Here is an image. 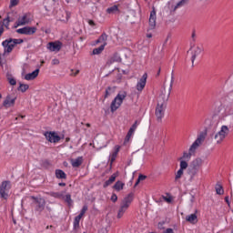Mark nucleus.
<instances>
[{
	"label": "nucleus",
	"mask_w": 233,
	"mask_h": 233,
	"mask_svg": "<svg viewBox=\"0 0 233 233\" xmlns=\"http://www.w3.org/2000/svg\"><path fill=\"white\" fill-rule=\"evenodd\" d=\"M190 198H190L191 203H194V199H196V198L193 195H191Z\"/></svg>",
	"instance_id": "13d9d810"
},
{
	"label": "nucleus",
	"mask_w": 233,
	"mask_h": 233,
	"mask_svg": "<svg viewBox=\"0 0 233 233\" xmlns=\"http://www.w3.org/2000/svg\"><path fill=\"white\" fill-rule=\"evenodd\" d=\"M117 177V173L113 174L108 180H106L104 184V188H106V187H109V185H112L114 181H116V178Z\"/></svg>",
	"instance_id": "b1692460"
},
{
	"label": "nucleus",
	"mask_w": 233,
	"mask_h": 233,
	"mask_svg": "<svg viewBox=\"0 0 233 233\" xmlns=\"http://www.w3.org/2000/svg\"><path fill=\"white\" fill-rule=\"evenodd\" d=\"M50 196H52V198H58V199H61V198H63V194L59 192H51Z\"/></svg>",
	"instance_id": "37998d69"
},
{
	"label": "nucleus",
	"mask_w": 233,
	"mask_h": 233,
	"mask_svg": "<svg viewBox=\"0 0 233 233\" xmlns=\"http://www.w3.org/2000/svg\"><path fill=\"white\" fill-rule=\"evenodd\" d=\"M63 46V43L60 41L56 42H49L47 44V50H50V52H59Z\"/></svg>",
	"instance_id": "9b49d317"
},
{
	"label": "nucleus",
	"mask_w": 233,
	"mask_h": 233,
	"mask_svg": "<svg viewBox=\"0 0 233 233\" xmlns=\"http://www.w3.org/2000/svg\"><path fill=\"white\" fill-rule=\"evenodd\" d=\"M198 170L194 167H191L188 169V174L190 176V181H192L194 179V177L198 174Z\"/></svg>",
	"instance_id": "7c9ffc66"
},
{
	"label": "nucleus",
	"mask_w": 233,
	"mask_h": 233,
	"mask_svg": "<svg viewBox=\"0 0 233 233\" xmlns=\"http://www.w3.org/2000/svg\"><path fill=\"white\" fill-rule=\"evenodd\" d=\"M216 192L217 194H218V196H222V194H224V190H223V186L217 184L216 185Z\"/></svg>",
	"instance_id": "2f4dec72"
},
{
	"label": "nucleus",
	"mask_w": 233,
	"mask_h": 233,
	"mask_svg": "<svg viewBox=\"0 0 233 233\" xmlns=\"http://www.w3.org/2000/svg\"><path fill=\"white\" fill-rule=\"evenodd\" d=\"M127 97V92L123 91L122 93H118L115 99L112 101L110 108L111 112L114 113L121 105H123V101Z\"/></svg>",
	"instance_id": "20e7f679"
},
{
	"label": "nucleus",
	"mask_w": 233,
	"mask_h": 233,
	"mask_svg": "<svg viewBox=\"0 0 233 233\" xmlns=\"http://www.w3.org/2000/svg\"><path fill=\"white\" fill-rule=\"evenodd\" d=\"M37 76H39V69H35L32 73L26 74L25 76V79L26 81H32V80L35 79V77H37Z\"/></svg>",
	"instance_id": "aec40b11"
},
{
	"label": "nucleus",
	"mask_w": 233,
	"mask_h": 233,
	"mask_svg": "<svg viewBox=\"0 0 233 233\" xmlns=\"http://www.w3.org/2000/svg\"><path fill=\"white\" fill-rule=\"evenodd\" d=\"M31 199H33L34 203L36 205V210L38 212H43V210H45V205H46L45 198H35V197L32 196Z\"/></svg>",
	"instance_id": "6e6552de"
},
{
	"label": "nucleus",
	"mask_w": 233,
	"mask_h": 233,
	"mask_svg": "<svg viewBox=\"0 0 233 233\" xmlns=\"http://www.w3.org/2000/svg\"><path fill=\"white\" fill-rule=\"evenodd\" d=\"M116 63H121V57L116 54L107 60L106 66H112Z\"/></svg>",
	"instance_id": "6ab92c4d"
},
{
	"label": "nucleus",
	"mask_w": 233,
	"mask_h": 233,
	"mask_svg": "<svg viewBox=\"0 0 233 233\" xmlns=\"http://www.w3.org/2000/svg\"><path fill=\"white\" fill-rule=\"evenodd\" d=\"M195 60H196V54H194V55L192 56V63H194Z\"/></svg>",
	"instance_id": "052dcab7"
},
{
	"label": "nucleus",
	"mask_w": 233,
	"mask_h": 233,
	"mask_svg": "<svg viewBox=\"0 0 233 233\" xmlns=\"http://www.w3.org/2000/svg\"><path fill=\"white\" fill-rule=\"evenodd\" d=\"M146 178H147V176H145V175H139V176H138V178H137V182H136V184H135V187L138 186L139 183H141V181H145Z\"/></svg>",
	"instance_id": "58836bf2"
},
{
	"label": "nucleus",
	"mask_w": 233,
	"mask_h": 233,
	"mask_svg": "<svg viewBox=\"0 0 233 233\" xmlns=\"http://www.w3.org/2000/svg\"><path fill=\"white\" fill-rule=\"evenodd\" d=\"M114 92H116V86L107 87L106 90V94H105V99H106V97H108L109 96H112V94H114Z\"/></svg>",
	"instance_id": "cd10ccee"
},
{
	"label": "nucleus",
	"mask_w": 233,
	"mask_h": 233,
	"mask_svg": "<svg viewBox=\"0 0 233 233\" xmlns=\"http://www.w3.org/2000/svg\"><path fill=\"white\" fill-rule=\"evenodd\" d=\"M71 165L74 168H77L78 167H81V165H83V157H78L76 159L72 158Z\"/></svg>",
	"instance_id": "412c9836"
},
{
	"label": "nucleus",
	"mask_w": 233,
	"mask_h": 233,
	"mask_svg": "<svg viewBox=\"0 0 233 233\" xmlns=\"http://www.w3.org/2000/svg\"><path fill=\"white\" fill-rule=\"evenodd\" d=\"M86 210H88V206L85 205L80 212V214L78 215V218H83L85 216V214H86Z\"/></svg>",
	"instance_id": "79ce46f5"
},
{
	"label": "nucleus",
	"mask_w": 233,
	"mask_h": 233,
	"mask_svg": "<svg viewBox=\"0 0 233 233\" xmlns=\"http://www.w3.org/2000/svg\"><path fill=\"white\" fill-rule=\"evenodd\" d=\"M160 74H161V67L158 68V71L157 73V77H159Z\"/></svg>",
	"instance_id": "4d7b16f0"
},
{
	"label": "nucleus",
	"mask_w": 233,
	"mask_h": 233,
	"mask_svg": "<svg viewBox=\"0 0 233 233\" xmlns=\"http://www.w3.org/2000/svg\"><path fill=\"white\" fill-rule=\"evenodd\" d=\"M147 37L149 38L152 37V34L147 35Z\"/></svg>",
	"instance_id": "338daca9"
},
{
	"label": "nucleus",
	"mask_w": 233,
	"mask_h": 233,
	"mask_svg": "<svg viewBox=\"0 0 233 233\" xmlns=\"http://www.w3.org/2000/svg\"><path fill=\"white\" fill-rule=\"evenodd\" d=\"M133 200H134V193H129L127 197L124 198V199L120 203V208L116 215L117 219H121V218L125 216V212L128 210V208L130 207Z\"/></svg>",
	"instance_id": "f03ea898"
},
{
	"label": "nucleus",
	"mask_w": 233,
	"mask_h": 233,
	"mask_svg": "<svg viewBox=\"0 0 233 233\" xmlns=\"http://www.w3.org/2000/svg\"><path fill=\"white\" fill-rule=\"evenodd\" d=\"M173 86H174V71H172L171 73L170 82L164 83L163 89L157 99V105L156 107L155 116L158 123H161L163 117H165V109L167 108V103L168 102V99L170 97Z\"/></svg>",
	"instance_id": "f257e3e1"
},
{
	"label": "nucleus",
	"mask_w": 233,
	"mask_h": 233,
	"mask_svg": "<svg viewBox=\"0 0 233 233\" xmlns=\"http://www.w3.org/2000/svg\"><path fill=\"white\" fill-rule=\"evenodd\" d=\"M163 199L167 203H172V198L171 197H165V196H163Z\"/></svg>",
	"instance_id": "a18cd8bd"
},
{
	"label": "nucleus",
	"mask_w": 233,
	"mask_h": 233,
	"mask_svg": "<svg viewBox=\"0 0 233 233\" xmlns=\"http://www.w3.org/2000/svg\"><path fill=\"white\" fill-rule=\"evenodd\" d=\"M10 189V181H4L0 186V198L6 199L8 198V190Z\"/></svg>",
	"instance_id": "0eeeda50"
},
{
	"label": "nucleus",
	"mask_w": 233,
	"mask_h": 233,
	"mask_svg": "<svg viewBox=\"0 0 233 233\" xmlns=\"http://www.w3.org/2000/svg\"><path fill=\"white\" fill-rule=\"evenodd\" d=\"M186 221H188V223H191L192 225H196L198 223V215L191 214L186 217Z\"/></svg>",
	"instance_id": "4be33fe9"
},
{
	"label": "nucleus",
	"mask_w": 233,
	"mask_h": 233,
	"mask_svg": "<svg viewBox=\"0 0 233 233\" xmlns=\"http://www.w3.org/2000/svg\"><path fill=\"white\" fill-rule=\"evenodd\" d=\"M225 201H226L228 207L230 208V200H228V197H225Z\"/></svg>",
	"instance_id": "603ef678"
},
{
	"label": "nucleus",
	"mask_w": 233,
	"mask_h": 233,
	"mask_svg": "<svg viewBox=\"0 0 233 233\" xmlns=\"http://www.w3.org/2000/svg\"><path fill=\"white\" fill-rule=\"evenodd\" d=\"M88 25H90V26H96V23H94V20H89Z\"/></svg>",
	"instance_id": "5fc2aeb1"
},
{
	"label": "nucleus",
	"mask_w": 233,
	"mask_h": 233,
	"mask_svg": "<svg viewBox=\"0 0 233 233\" xmlns=\"http://www.w3.org/2000/svg\"><path fill=\"white\" fill-rule=\"evenodd\" d=\"M148 77V75L145 73L142 77L139 79V81L137 84V90L138 92H143V89L147 86V79Z\"/></svg>",
	"instance_id": "ddd939ff"
},
{
	"label": "nucleus",
	"mask_w": 233,
	"mask_h": 233,
	"mask_svg": "<svg viewBox=\"0 0 233 233\" xmlns=\"http://www.w3.org/2000/svg\"><path fill=\"white\" fill-rule=\"evenodd\" d=\"M164 225H165V222H159L157 227L158 228H160V230H162V228H165Z\"/></svg>",
	"instance_id": "09e8293b"
},
{
	"label": "nucleus",
	"mask_w": 233,
	"mask_h": 233,
	"mask_svg": "<svg viewBox=\"0 0 233 233\" xmlns=\"http://www.w3.org/2000/svg\"><path fill=\"white\" fill-rule=\"evenodd\" d=\"M197 147H193L192 146L189 147V152L184 151L183 156L179 158V160L185 159L186 161H190V158L192 157V155L196 153Z\"/></svg>",
	"instance_id": "2eb2a0df"
},
{
	"label": "nucleus",
	"mask_w": 233,
	"mask_h": 233,
	"mask_svg": "<svg viewBox=\"0 0 233 233\" xmlns=\"http://www.w3.org/2000/svg\"><path fill=\"white\" fill-rule=\"evenodd\" d=\"M106 45V43L105 42L102 46H100L97 48H95L93 50V56H97L99 54H101V52H103V50H105V46Z\"/></svg>",
	"instance_id": "bb28decb"
},
{
	"label": "nucleus",
	"mask_w": 233,
	"mask_h": 233,
	"mask_svg": "<svg viewBox=\"0 0 233 233\" xmlns=\"http://www.w3.org/2000/svg\"><path fill=\"white\" fill-rule=\"evenodd\" d=\"M192 37H193V38L196 37V33H193V34H192Z\"/></svg>",
	"instance_id": "69168bd1"
},
{
	"label": "nucleus",
	"mask_w": 233,
	"mask_h": 233,
	"mask_svg": "<svg viewBox=\"0 0 233 233\" xmlns=\"http://www.w3.org/2000/svg\"><path fill=\"white\" fill-rule=\"evenodd\" d=\"M19 0H11V6H17Z\"/></svg>",
	"instance_id": "49530a36"
},
{
	"label": "nucleus",
	"mask_w": 233,
	"mask_h": 233,
	"mask_svg": "<svg viewBox=\"0 0 233 233\" xmlns=\"http://www.w3.org/2000/svg\"><path fill=\"white\" fill-rule=\"evenodd\" d=\"M65 201H66V203H67V205H68L69 207L72 206L73 201H72V197L70 196V194L66 195V199H65Z\"/></svg>",
	"instance_id": "a19ab883"
},
{
	"label": "nucleus",
	"mask_w": 233,
	"mask_h": 233,
	"mask_svg": "<svg viewBox=\"0 0 233 233\" xmlns=\"http://www.w3.org/2000/svg\"><path fill=\"white\" fill-rule=\"evenodd\" d=\"M32 22L31 15L30 13L25 14L22 17H19L17 21L15 22V28H17V26H25V25H29V23Z\"/></svg>",
	"instance_id": "423d86ee"
},
{
	"label": "nucleus",
	"mask_w": 233,
	"mask_h": 233,
	"mask_svg": "<svg viewBox=\"0 0 233 233\" xmlns=\"http://www.w3.org/2000/svg\"><path fill=\"white\" fill-rule=\"evenodd\" d=\"M96 45H98V43H102V42L100 41V38H98V39L96 41Z\"/></svg>",
	"instance_id": "680f3d73"
},
{
	"label": "nucleus",
	"mask_w": 233,
	"mask_h": 233,
	"mask_svg": "<svg viewBox=\"0 0 233 233\" xmlns=\"http://www.w3.org/2000/svg\"><path fill=\"white\" fill-rule=\"evenodd\" d=\"M111 201H113V203H116V201H117V195L113 194L111 197Z\"/></svg>",
	"instance_id": "de8ad7c7"
},
{
	"label": "nucleus",
	"mask_w": 233,
	"mask_h": 233,
	"mask_svg": "<svg viewBox=\"0 0 233 233\" xmlns=\"http://www.w3.org/2000/svg\"><path fill=\"white\" fill-rule=\"evenodd\" d=\"M52 65H59V59H57V58L53 59Z\"/></svg>",
	"instance_id": "3c124183"
},
{
	"label": "nucleus",
	"mask_w": 233,
	"mask_h": 233,
	"mask_svg": "<svg viewBox=\"0 0 233 233\" xmlns=\"http://www.w3.org/2000/svg\"><path fill=\"white\" fill-rule=\"evenodd\" d=\"M77 74H79V71H78V70L76 72V76H77Z\"/></svg>",
	"instance_id": "774afa93"
},
{
	"label": "nucleus",
	"mask_w": 233,
	"mask_h": 233,
	"mask_svg": "<svg viewBox=\"0 0 233 233\" xmlns=\"http://www.w3.org/2000/svg\"><path fill=\"white\" fill-rule=\"evenodd\" d=\"M137 125H139V122L136 120L135 123L132 125V127L129 128V130L136 132V128H137Z\"/></svg>",
	"instance_id": "c03bdc74"
},
{
	"label": "nucleus",
	"mask_w": 233,
	"mask_h": 233,
	"mask_svg": "<svg viewBox=\"0 0 233 233\" xmlns=\"http://www.w3.org/2000/svg\"><path fill=\"white\" fill-rule=\"evenodd\" d=\"M3 32H5V27H3V25L0 26V37L3 35Z\"/></svg>",
	"instance_id": "864d4df0"
},
{
	"label": "nucleus",
	"mask_w": 233,
	"mask_h": 233,
	"mask_svg": "<svg viewBox=\"0 0 233 233\" xmlns=\"http://www.w3.org/2000/svg\"><path fill=\"white\" fill-rule=\"evenodd\" d=\"M156 19H157L156 15V7L153 6L149 16V30H154L156 28Z\"/></svg>",
	"instance_id": "4468645a"
},
{
	"label": "nucleus",
	"mask_w": 233,
	"mask_h": 233,
	"mask_svg": "<svg viewBox=\"0 0 233 233\" xmlns=\"http://www.w3.org/2000/svg\"><path fill=\"white\" fill-rule=\"evenodd\" d=\"M81 221V217L76 216L74 220V228H79V222Z\"/></svg>",
	"instance_id": "e433bc0d"
},
{
	"label": "nucleus",
	"mask_w": 233,
	"mask_h": 233,
	"mask_svg": "<svg viewBox=\"0 0 233 233\" xmlns=\"http://www.w3.org/2000/svg\"><path fill=\"white\" fill-rule=\"evenodd\" d=\"M191 165H192L191 168H196L197 170H199V167L203 165V159L196 158L195 160L192 161Z\"/></svg>",
	"instance_id": "5701e85b"
},
{
	"label": "nucleus",
	"mask_w": 233,
	"mask_h": 233,
	"mask_svg": "<svg viewBox=\"0 0 233 233\" xmlns=\"http://www.w3.org/2000/svg\"><path fill=\"white\" fill-rule=\"evenodd\" d=\"M58 185H59V187H66V184L63 183V182L59 183Z\"/></svg>",
	"instance_id": "bf43d9fd"
},
{
	"label": "nucleus",
	"mask_w": 233,
	"mask_h": 233,
	"mask_svg": "<svg viewBox=\"0 0 233 233\" xmlns=\"http://www.w3.org/2000/svg\"><path fill=\"white\" fill-rule=\"evenodd\" d=\"M28 88H30V86H28L27 84L19 83V87L17 88V90L25 93L26 90H28Z\"/></svg>",
	"instance_id": "c756f323"
},
{
	"label": "nucleus",
	"mask_w": 233,
	"mask_h": 233,
	"mask_svg": "<svg viewBox=\"0 0 233 233\" xmlns=\"http://www.w3.org/2000/svg\"><path fill=\"white\" fill-rule=\"evenodd\" d=\"M230 134V129L228 126H222L220 130L215 135V141L217 145H221L223 141L225 140V137Z\"/></svg>",
	"instance_id": "39448f33"
},
{
	"label": "nucleus",
	"mask_w": 233,
	"mask_h": 233,
	"mask_svg": "<svg viewBox=\"0 0 233 233\" xmlns=\"http://www.w3.org/2000/svg\"><path fill=\"white\" fill-rule=\"evenodd\" d=\"M66 143H68V141H70V137H66Z\"/></svg>",
	"instance_id": "0e129e2a"
},
{
	"label": "nucleus",
	"mask_w": 233,
	"mask_h": 233,
	"mask_svg": "<svg viewBox=\"0 0 233 233\" xmlns=\"http://www.w3.org/2000/svg\"><path fill=\"white\" fill-rule=\"evenodd\" d=\"M56 177H57V179H66V174L61 169L56 170Z\"/></svg>",
	"instance_id": "a878e982"
},
{
	"label": "nucleus",
	"mask_w": 233,
	"mask_h": 233,
	"mask_svg": "<svg viewBox=\"0 0 233 233\" xmlns=\"http://www.w3.org/2000/svg\"><path fill=\"white\" fill-rule=\"evenodd\" d=\"M45 136L49 143H59V141H61V137H59L56 132H46Z\"/></svg>",
	"instance_id": "1a4fd4ad"
},
{
	"label": "nucleus",
	"mask_w": 233,
	"mask_h": 233,
	"mask_svg": "<svg viewBox=\"0 0 233 233\" xmlns=\"http://www.w3.org/2000/svg\"><path fill=\"white\" fill-rule=\"evenodd\" d=\"M17 34H22L25 35H34L35 32H37V27H30V26H25L20 29L16 30Z\"/></svg>",
	"instance_id": "9d476101"
},
{
	"label": "nucleus",
	"mask_w": 233,
	"mask_h": 233,
	"mask_svg": "<svg viewBox=\"0 0 233 233\" xmlns=\"http://www.w3.org/2000/svg\"><path fill=\"white\" fill-rule=\"evenodd\" d=\"M15 99H17V96L12 97V95H7L3 102V106H5V108L14 106L15 105Z\"/></svg>",
	"instance_id": "f8f14e48"
},
{
	"label": "nucleus",
	"mask_w": 233,
	"mask_h": 233,
	"mask_svg": "<svg viewBox=\"0 0 233 233\" xmlns=\"http://www.w3.org/2000/svg\"><path fill=\"white\" fill-rule=\"evenodd\" d=\"M188 168V163L186 162V160L180 161V170H187Z\"/></svg>",
	"instance_id": "4c0bfd02"
},
{
	"label": "nucleus",
	"mask_w": 233,
	"mask_h": 233,
	"mask_svg": "<svg viewBox=\"0 0 233 233\" xmlns=\"http://www.w3.org/2000/svg\"><path fill=\"white\" fill-rule=\"evenodd\" d=\"M7 81H9V84L12 86H15V85H17V81H15L14 79V77H12V75H7Z\"/></svg>",
	"instance_id": "f704fd0d"
},
{
	"label": "nucleus",
	"mask_w": 233,
	"mask_h": 233,
	"mask_svg": "<svg viewBox=\"0 0 233 233\" xmlns=\"http://www.w3.org/2000/svg\"><path fill=\"white\" fill-rule=\"evenodd\" d=\"M124 187H125V183L121 181H116V184L114 185V188L115 190H117V192H119V190H123Z\"/></svg>",
	"instance_id": "c85d7f7f"
},
{
	"label": "nucleus",
	"mask_w": 233,
	"mask_h": 233,
	"mask_svg": "<svg viewBox=\"0 0 233 233\" xmlns=\"http://www.w3.org/2000/svg\"><path fill=\"white\" fill-rule=\"evenodd\" d=\"M57 19L58 21L68 23V19H70V13L67 11H60L58 12Z\"/></svg>",
	"instance_id": "dca6fc26"
},
{
	"label": "nucleus",
	"mask_w": 233,
	"mask_h": 233,
	"mask_svg": "<svg viewBox=\"0 0 233 233\" xmlns=\"http://www.w3.org/2000/svg\"><path fill=\"white\" fill-rule=\"evenodd\" d=\"M163 233H174V229L168 228H167L166 230H164Z\"/></svg>",
	"instance_id": "8fccbe9b"
},
{
	"label": "nucleus",
	"mask_w": 233,
	"mask_h": 233,
	"mask_svg": "<svg viewBox=\"0 0 233 233\" xmlns=\"http://www.w3.org/2000/svg\"><path fill=\"white\" fill-rule=\"evenodd\" d=\"M132 136H134V131L129 129L127 136H126L124 143H128L130 141V138L132 137Z\"/></svg>",
	"instance_id": "473e14b6"
},
{
	"label": "nucleus",
	"mask_w": 233,
	"mask_h": 233,
	"mask_svg": "<svg viewBox=\"0 0 233 233\" xmlns=\"http://www.w3.org/2000/svg\"><path fill=\"white\" fill-rule=\"evenodd\" d=\"M119 146H116V150L114 151V153L111 156V160H110V168H112V164L114 163V161H116V157H117V154H119Z\"/></svg>",
	"instance_id": "393cba45"
},
{
	"label": "nucleus",
	"mask_w": 233,
	"mask_h": 233,
	"mask_svg": "<svg viewBox=\"0 0 233 233\" xmlns=\"http://www.w3.org/2000/svg\"><path fill=\"white\" fill-rule=\"evenodd\" d=\"M118 8L117 5H113L106 9L107 14H116L117 12Z\"/></svg>",
	"instance_id": "72a5a7b5"
},
{
	"label": "nucleus",
	"mask_w": 233,
	"mask_h": 233,
	"mask_svg": "<svg viewBox=\"0 0 233 233\" xmlns=\"http://www.w3.org/2000/svg\"><path fill=\"white\" fill-rule=\"evenodd\" d=\"M25 41L21 38H19V39L9 38V39L5 40L2 43V46L5 47V52H7V54H10V52H12L14 50V48L15 47V45H21Z\"/></svg>",
	"instance_id": "7ed1b4c3"
},
{
	"label": "nucleus",
	"mask_w": 233,
	"mask_h": 233,
	"mask_svg": "<svg viewBox=\"0 0 233 233\" xmlns=\"http://www.w3.org/2000/svg\"><path fill=\"white\" fill-rule=\"evenodd\" d=\"M100 43H103V45H105V43H106V40L108 39V35H106V33H103L100 36Z\"/></svg>",
	"instance_id": "c9c22d12"
},
{
	"label": "nucleus",
	"mask_w": 233,
	"mask_h": 233,
	"mask_svg": "<svg viewBox=\"0 0 233 233\" xmlns=\"http://www.w3.org/2000/svg\"><path fill=\"white\" fill-rule=\"evenodd\" d=\"M4 21H7L5 27L8 28V23H10V17H7L6 19H5Z\"/></svg>",
	"instance_id": "6e6d98bb"
},
{
	"label": "nucleus",
	"mask_w": 233,
	"mask_h": 233,
	"mask_svg": "<svg viewBox=\"0 0 233 233\" xmlns=\"http://www.w3.org/2000/svg\"><path fill=\"white\" fill-rule=\"evenodd\" d=\"M187 3H188V0H181L176 5H170V3H168L170 14H174V12H176L180 6H185Z\"/></svg>",
	"instance_id": "f3484780"
},
{
	"label": "nucleus",
	"mask_w": 233,
	"mask_h": 233,
	"mask_svg": "<svg viewBox=\"0 0 233 233\" xmlns=\"http://www.w3.org/2000/svg\"><path fill=\"white\" fill-rule=\"evenodd\" d=\"M86 127H87V128H90V124L89 123H87V124H86Z\"/></svg>",
	"instance_id": "e2e57ef3"
},
{
	"label": "nucleus",
	"mask_w": 233,
	"mask_h": 233,
	"mask_svg": "<svg viewBox=\"0 0 233 233\" xmlns=\"http://www.w3.org/2000/svg\"><path fill=\"white\" fill-rule=\"evenodd\" d=\"M207 134L205 133H201L198 138L196 139V141L191 145V150L192 148H198L199 147V145H201V143H203L205 141V137H206Z\"/></svg>",
	"instance_id": "a211bd4d"
},
{
	"label": "nucleus",
	"mask_w": 233,
	"mask_h": 233,
	"mask_svg": "<svg viewBox=\"0 0 233 233\" xmlns=\"http://www.w3.org/2000/svg\"><path fill=\"white\" fill-rule=\"evenodd\" d=\"M182 177H183V169H179L175 176V181L181 179Z\"/></svg>",
	"instance_id": "ea45409f"
}]
</instances>
